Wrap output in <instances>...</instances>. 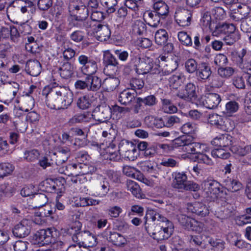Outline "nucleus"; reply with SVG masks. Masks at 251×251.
I'll return each instance as SVG.
<instances>
[{
    "label": "nucleus",
    "instance_id": "680f3d73",
    "mask_svg": "<svg viewBox=\"0 0 251 251\" xmlns=\"http://www.w3.org/2000/svg\"><path fill=\"white\" fill-rule=\"evenodd\" d=\"M112 114H115L117 116L119 115L120 116H122L127 113H129L130 111V109L128 107H121L117 104L112 105Z\"/></svg>",
    "mask_w": 251,
    "mask_h": 251
},
{
    "label": "nucleus",
    "instance_id": "69168bd1",
    "mask_svg": "<svg viewBox=\"0 0 251 251\" xmlns=\"http://www.w3.org/2000/svg\"><path fill=\"white\" fill-rule=\"evenodd\" d=\"M232 84L237 89H244L246 87L245 79L243 76L236 75L234 76Z\"/></svg>",
    "mask_w": 251,
    "mask_h": 251
},
{
    "label": "nucleus",
    "instance_id": "c756f323",
    "mask_svg": "<svg viewBox=\"0 0 251 251\" xmlns=\"http://www.w3.org/2000/svg\"><path fill=\"white\" fill-rule=\"evenodd\" d=\"M90 119V113H78L70 118L68 123L69 126H72L77 124L89 122Z\"/></svg>",
    "mask_w": 251,
    "mask_h": 251
},
{
    "label": "nucleus",
    "instance_id": "79ce46f5",
    "mask_svg": "<svg viewBox=\"0 0 251 251\" xmlns=\"http://www.w3.org/2000/svg\"><path fill=\"white\" fill-rule=\"evenodd\" d=\"M161 101L162 108L165 113L172 114L177 112V107L170 100L164 99L161 100Z\"/></svg>",
    "mask_w": 251,
    "mask_h": 251
},
{
    "label": "nucleus",
    "instance_id": "7ed1b4c3",
    "mask_svg": "<svg viewBox=\"0 0 251 251\" xmlns=\"http://www.w3.org/2000/svg\"><path fill=\"white\" fill-rule=\"evenodd\" d=\"M201 188L207 200L215 201L223 193V188L221 184L214 179H206L202 181Z\"/></svg>",
    "mask_w": 251,
    "mask_h": 251
},
{
    "label": "nucleus",
    "instance_id": "49530a36",
    "mask_svg": "<svg viewBox=\"0 0 251 251\" xmlns=\"http://www.w3.org/2000/svg\"><path fill=\"white\" fill-rule=\"evenodd\" d=\"M214 24L211 21V17L210 12L206 11L202 13L200 21L201 25L204 28H211L212 25Z\"/></svg>",
    "mask_w": 251,
    "mask_h": 251
},
{
    "label": "nucleus",
    "instance_id": "de8ad7c7",
    "mask_svg": "<svg viewBox=\"0 0 251 251\" xmlns=\"http://www.w3.org/2000/svg\"><path fill=\"white\" fill-rule=\"evenodd\" d=\"M235 69L231 67H220L218 68V74L222 78H229L235 73Z\"/></svg>",
    "mask_w": 251,
    "mask_h": 251
},
{
    "label": "nucleus",
    "instance_id": "f257e3e1",
    "mask_svg": "<svg viewBox=\"0 0 251 251\" xmlns=\"http://www.w3.org/2000/svg\"><path fill=\"white\" fill-rule=\"evenodd\" d=\"M73 101V94L65 87L59 86L54 88L46 95V104L51 109H66Z\"/></svg>",
    "mask_w": 251,
    "mask_h": 251
},
{
    "label": "nucleus",
    "instance_id": "f704fd0d",
    "mask_svg": "<svg viewBox=\"0 0 251 251\" xmlns=\"http://www.w3.org/2000/svg\"><path fill=\"white\" fill-rule=\"evenodd\" d=\"M185 78L184 75L179 73L173 75L169 79L170 86L174 89H177L183 83Z\"/></svg>",
    "mask_w": 251,
    "mask_h": 251
},
{
    "label": "nucleus",
    "instance_id": "dca6fc26",
    "mask_svg": "<svg viewBox=\"0 0 251 251\" xmlns=\"http://www.w3.org/2000/svg\"><path fill=\"white\" fill-rule=\"evenodd\" d=\"M152 8L155 13L162 18H166L169 13V7L163 0H153Z\"/></svg>",
    "mask_w": 251,
    "mask_h": 251
},
{
    "label": "nucleus",
    "instance_id": "3c124183",
    "mask_svg": "<svg viewBox=\"0 0 251 251\" xmlns=\"http://www.w3.org/2000/svg\"><path fill=\"white\" fill-rule=\"evenodd\" d=\"M91 104V100L87 95H83L78 98L77 101V106L81 109L88 108Z\"/></svg>",
    "mask_w": 251,
    "mask_h": 251
},
{
    "label": "nucleus",
    "instance_id": "864d4df0",
    "mask_svg": "<svg viewBox=\"0 0 251 251\" xmlns=\"http://www.w3.org/2000/svg\"><path fill=\"white\" fill-rule=\"evenodd\" d=\"M203 227V224L202 223L191 218L186 228L200 233L202 230Z\"/></svg>",
    "mask_w": 251,
    "mask_h": 251
},
{
    "label": "nucleus",
    "instance_id": "423d86ee",
    "mask_svg": "<svg viewBox=\"0 0 251 251\" xmlns=\"http://www.w3.org/2000/svg\"><path fill=\"white\" fill-rule=\"evenodd\" d=\"M119 151L123 158L130 160H134L138 155L136 145L126 140L120 142Z\"/></svg>",
    "mask_w": 251,
    "mask_h": 251
},
{
    "label": "nucleus",
    "instance_id": "a19ab883",
    "mask_svg": "<svg viewBox=\"0 0 251 251\" xmlns=\"http://www.w3.org/2000/svg\"><path fill=\"white\" fill-rule=\"evenodd\" d=\"M126 186L127 190L130 191L135 197L137 198L141 197V190L136 182L131 180H127Z\"/></svg>",
    "mask_w": 251,
    "mask_h": 251
},
{
    "label": "nucleus",
    "instance_id": "c85d7f7f",
    "mask_svg": "<svg viewBox=\"0 0 251 251\" xmlns=\"http://www.w3.org/2000/svg\"><path fill=\"white\" fill-rule=\"evenodd\" d=\"M145 122L148 126L152 127L153 126L156 128H162L166 126L165 117L155 118L152 116H147L145 118Z\"/></svg>",
    "mask_w": 251,
    "mask_h": 251
},
{
    "label": "nucleus",
    "instance_id": "2f4dec72",
    "mask_svg": "<svg viewBox=\"0 0 251 251\" xmlns=\"http://www.w3.org/2000/svg\"><path fill=\"white\" fill-rule=\"evenodd\" d=\"M156 221L166 223V226L163 227L164 233L172 235L174 230L173 224L157 211L156 212Z\"/></svg>",
    "mask_w": 251,
    "mask_h": 251
},
{
    "label": "nucleus",
    "instance_id": "58836bf2",
    "mask_svg": "<svg viewBox=\"0 0 251 251\" xmlns=\"http://www.w3.org/2000/svg\"><path fill=\"white\" fill-rule=\"evenodd\" d=\"M228 151V149L219 147L211 151V155L214 158L227 159L230 156V153Z\"/></svg>",
    "mask_w": 251,
    "mask_h": 251
},
{
    "label": "nucleus",
    "instance_id": "052dcab7",
    "mask_svg": "<svg viewBox=\"0 0 251 251\" xmlns=\"http://www.w3.org/2000/svg\"><path fill=\"white\" fill-rule=\"evenodd\" d=\"M81 224L80 222H74L71 226L67 229L66 233L70 235H77L81 233Z\"/></svg>",
    "mask_w": 251,
    "mask_h": 251
},
{
    "label": "nucleus",
    "instance_id": "e2e57ef3",
    "mask_svg": "<svg viewBox=\"0 0 251 251\" xmlns=\"http://www.w3.org/2000/svg\"><path fill=\"white\" fill-rule=\"evenodd\" d=\"M53 3V0H38L37 2V7L41 11H47L51 7Z\"/></svg>",
    "mask_w": 251,
    "mask_h": 251
},
{
    "label": "nucleus",
    "instance_id": "ea45409f",
    "mask_svg": "<svg viewBox=\"0 0 251 251\" xmlns=\"http://www.w3.org/2000/svg\"><path fill=\"white\" fill-rule=\"evenodd\" d=\"M120 80L117 77H109L104 79L103 84L108 92L115 90L119 85Z\"/></svg>",
    "mask_w": 251,
    "mask_h": 251
},
{
    "label": "nucleus",
    "instance_id": "6ab92c4d",
    "mask_svg": "<svg viewBox=\"0 0 251 251\" xmlns=\"http://www.w3.org/2000/svg\"><path fill=\"white\" fill-rule=\"evenodd\" d=\"M163 66L161 71L158 70L157 74H159L160 76L169 75L174 71H175L178 66V62L176 59H168L167 62L161 64Z\"/></svg>",
    "mask_w": 251,
    "mask_h": 251
},
{
    "label": "nucleus",
    "instance_id": "39448f33",
    "mask_svg": "<svg viewBox=\"0 0 251 251\" xmlns=\"http://www.w3.org/2000/svg\"><path fill=\"white\" fill-rule=\"evenodd\" d=\"M78 62L81 66V73L87 76L94 75L98 70L97 61L84 54H81L78 57Z\"/></svg>",
    "mask_w": 251,
    "mask_h": 251
},
{
    "label": "nucleus",
    "instance_id": "6e6552de",
    "mask_svg": "<svg viewBox=\"0 0 251 251\" xmlns=\"http://www.w3.org/2000/svg\"><path fill=\"white\" fill-rule=\"evenodd\" d=\"M112 116V109L108 105L101 104L96 107L91 113V118L100 123L105 122L110 119Z\"/></svg>",
    "mask_w": 251,
    "mask_h": 251
},
{
    "label": "nucleus",
    "instance_id": "f03ea898",
    "mask_svg": "<svg viewBox=\"0 0 251 251\" xmlns=\"http://www.w3.org/2000/svg\"><path fill=\"white\" fill-rule=\"evenodd\" d=\"M131 61L134 64L136 72L138 74L158 73L157 66L154 65L152 59L149 57L141 58L140 56H134L131 59Z\"/></svg>",
    "mask_w": 251,
    "mask_h": 251
},
{
    "label": "nucleus",
    "instance_id": "f8f14e48",
    "mask_svg": "<svg viewBox=\"0 0 251 251\" xmlns=\"http://www.w3.org/2000/svg\"><path fill=\"white\" fill-rule=\"evenodd\" d=\"M225 120L224 121L223 117L217 114H212L209 115L208 122L211 125L223 130H230L231 129L227 126V124L229 123V120L226 118Z\"/></svg>",
    "mask_w": 251,
    "mask_h": 251
},
{
    "label": "nucleus",
    "instance_id": "c9c22d12",
    "mask_svg": "<svg viewBox=\"0 0 251 251\" xmlns=\"http://www.w3.org/2000/svg\"><path fill=\"white\" fill-rule=\"evenodd\" d=\"M74 7L73 11L75 13L74 17H76V18H82L87 20V17L89 15L88 8L83 5H75Z\"/></svg>",
    "mask_w": 251,
    "mask_h": 251
},
{
    "label": "nucleus",
    "instance_id": "20e7f679",
    "mask_svg": "<svg viewBox=\"0 0 251 251\" xmlns=\"http://www.w3.org/2000/svg\"><path fill=\"white\" fill-rule=\"evenodd\" d=\"M193 135H183L173 140L174 148H181L182 150L190 154H195L194 140Z\"/></svg>",
    "mask_w": 251,
    "mask_h": 251
},
{
    "label": "nucleus",
    "instance_id": "b1692460",
    "mask_svg": "<svg viewBox=\"0 0 251 251\" xmlns=\"http://www.w3.org/2000/svg\"><path fill=\"white\" fill-rule=\"evenodd\" d=\"M144 18L148 24L152 27H156L159 25L161 16L155 13L154 11L148 10L143 15Z\"/></svg>",
    "mask_w": 251,
    "mask_h": 251
},
{
    "label": "nucleus",
    "instance_id": "e433bc0d",
    "mask_svg": "<svg viewBox=\"0 0 251 251\" xmlns=\"http://www.w3.org/2000/svg\"><path fill=\"white\" fill-rule=\"evenodd\" d=\"M154 38L155 42L158 45H164L168 39V33L165 29L158 30L155 32Z\"/></svg>",
    "mask_w": 251,
    "mask_h": 251
},
{
    "label": "nucleus",
    "instance_id": "0e129e2a",
    "mask_svg": "<svg viewBox=\"0 0 251 251\" xmlns=\"http://www.w3.org/2000/svg\"><path fill=\"white\" fill-rule=\"evenodd\" d=\"M130 86L131 88V90H134L135 92H137V90H140L143 88L144 86V82L142 79L134 78L130 80Z\"/></svg>",
    "mask_w": 251,
    "mask_h": 251
},
{
    "label": "nucleus",
    "instance_id": "a878e982",
    "mask_svg": "<svg viewBox=\"0 0 251 251\" xmlns=\"http://www.w3.org/2000/svg\"><path fill=\"white\" fill-rule=\"evenodd\" d=\"M105 61L107 64L104 68V73L107 75H113L115 74V69L110 71L111 68L115 67L119 64L118 60L114 56L109 53L106 55Z\"/></svg>",
    "mask_w": 251,
    "mask_h": 251
},
{
    "label": "nucleus",
    "instance_id": "774afa93",
    "mask_svg": "<svg viewBox=\"0 0 251 251\" xmlns=\"http://www.w3.org/2000/svg\"><path fill=\"white\" fill-rule=\"evenodd\" d=\"M240 39V34L239 32H233L227 35L224 38L226 43L228 45H231Z\"/></svg>",
    "mask_w": 251,
    "mask_h": 251
},
{
    "label": "nucleus",
    "instance_id": "7c9ffc66",
    "mask_svg": "<svg viewBox=\"0 0 251 251\" xmlns=\"http://www.w3.org/2000/svg\"><path fill=\"white\" fill-rule=\"evenodd\" d=\"M87 80L88 90L97 91L99 90L101 86V80L97 76L91 75L86 76Z\"/></svg>",
    "mask_w": 251,
    "mask_h": 251
},
{
    "label": "nucleus",
    "instance_id": "f3484780",
    "mask_svg": "<svg viewBox=\"0 0 251 251\" xmlns=\"http://www.w3.org/2000/svg\"><path fill=\"white\" fill-rule=\"evenodd\" d=\"M68 167L70 169L78 170V173L83 176L86 174H92L97 170L95 167L90 164H87L86 163H74L70 164Z\"/></svg>",
    "mask_w": 251,
    "mask_h": 251
},
{
    "label": "nucleus",
    "instance_id": "2eb2a0df",
    "mask_svg": "<svg viewBox=\"0 0 251 251\" xmlns=\"http://www.w3.org/2000/svg\"><path fill=\"white\" fill-rule=\"evenodd\" d=\"M141 169L151 176L156 178L159 174V169L157 165L151 161L142 162L139 164Z\"/></svg>",
    "mask_w": 251,
    "mask_h": 251
},
{
    "label": "nucleus",
    "instance_id": "cd10ccee",
    "mask_svg": "<svg viewBox=\"0 0 251 251\" xmlns=\"http://www.w3.org/2000/svg\"><path fill=\"white\" fill-rule=\"evenodd\" d=\"M26 71L31 76H37L41 72V65L37 60H30L26 63Z\"/></svg>",
    "mask_w": 251,
    "mask_h": 251
},
{
    "label": "nucleus",
    "instance_id": "9d476101",
    "mask_svg": "<svg viewBox=\"0 0 251 251\" xmlns=\"http://www.w3.org/2000/svg\"><path fill=\"white\" fill-rule=\"evenodd\" d=\"M221 101V96L217 93H208L201 97V102L202 105L208 109L217 107Z\"/></svg>",
    "mask_w": 251,
    "mask_h": 251
},
{
    "label": "nucleus",
    "instance_id": "37998d69",
    "mask_svg": "<svg viewBox=\"0 0 251 251\" xmlns=\"http://www.w3.org/2000/svg\"><path fill=\"white\" fill-rule=\"evenodd\" d=\"M132 27V33L135 35H141L146 32V25L141 20L135 21L133 23Z\"/></svg>",
    "mask_w": 251,
    "mask_h": 251
},
{
    "label": "nucleus",
    "instance_id": "c03bdc74",
    "mask_svg": "<svg viewBox=\"0 0 251 251\" xmlns=\"http://www.w3.org/2000/svg\"><path fill=\"white\" fill-rule=\"evenodd\" d=\"M100 4L108 14L113 13L117 4V0H100Z\"/></svg>",
    "mask_w": 251,
    "mask_h": 251
},
{
    "label": "nucleus",
    "instance_id": "4d7b16f0",
    "mask_svg": "<svg viewBox=\"0 0 251 251\" xmlns=\"http://www.w3.org/2000/svg\"><path fill=\"white\" fill-rule=\"evenodd\" d=\"M34 201L37 204L36 207H41L44 206L48 202L47 196L42 193H35L34 195Z\"/></svg>",
    "mask_w": 251,
    "mask_h": 251
},
{
    "label": "nucleus",
    "instance_id": "72a5a7b5",
    "mask_svg": "<svg viewBox=\"0 0 251 251\" xmlns=\"http://www.w3.org/2000/svg\"><path fill=\"white\" fill-rule=\"evenodd\" d=\"M226 189L232 192H237L243 187L242 183L238 180L227 178L224 180Z\"/></svg>",
    "mask_w": 251,
    "mask_h": 251
},
{
    "label": "nucleus",
    "instance_id": "9b49d317",
    "mask_svg": "<svg viewBox=\"0 0 251 251\" xmlns=\"http://www.w3.org/2000/svg\"><path fill=\"white\" fill-rule=\"evenodd\" d=\"M196 89L195 84L190 82L185 85L184 89L179 90L176 95L180 99L190 100L196 96Z\"/></svg>",
    "mask_w": 251,
    "mask_h": 251
},
{
    "label": "nucleus",
    "instance_id": "bf43d9fd",
    "mask_svg": "<svg viewBox=\"0 0 251 251\" xmlns=\"http://www.w3.org/2000/svg\"><path fill=\"white\" fill-rule=\"evenodd\" d=\"M72 23L74 26L80 28H87L90 27V25L87 20L82 18H76V17L74 16L72 20Z\"/></svg>",
    "mask_w": 251,
    "mask_h": 251
},
{
    "label": "nucleus",
    "instance_id": "4468645a",
    "mask_svg": "<svg viewBox=\"0 0 251 251\" xmlns=\"http://www.w3.org/2000/svg\"><path fill=\"white\" fill-rule=\"evenodd\" d=\"M211 143L218 147L229 149L232 143V137L228 134H221L214 138Z\"/></svg>",
    "mask_w": 251,
    "mask_h": 251
},
{
    "label": "nucleus",
    "instance_id": "4be33fe9",
    "mask_svg": "<svg viewBox=\"0 0 251 251\" xmlns=\"http://www.w3.org/2000/svg\"><path fill=\"white\" fill-rule=\"evenodd\" d=\"M237 12L232 14L231 17L236 21L247 19L250 12L249 6L246 4H239L237 6Z\"/></svg>",
    "mask_w": 251,
    "mask_h": 251
},
{
    "label": "nucleus",
    "instance_id": "ddd939ff",
    "mask_svg": "<svg viewBox=\"0 0 251 251\" xmlns=\"http://www.w3.org/2000/svg\"><path fill=\"white\" fill-rule=\"evenodd\" d=\"M187 209L188 211L202 217L208 215L209 213L208 208L204 204L198 201L188 203Z\"/></svg>",
    "mask_w": 251,
    "mask_h": 251
},
{
    "label": "nucleus",
    "instance_id": "603ef678",
    "mask_svg": "<svg viewBox=\"0 0 251 251\" xmlns=\"http://www.w3.org/2000/svg\"><path fill=\"white\" fill-rule=\"evenodd\" d=\"M156 211L152 209L148 210L147 212L146 215L145 217V219L146 220L145 222V227L147 232L148 234L152 235L155 234V233L153 232H151L149 228V226H147V220L148 219H151L152 222H154L156 221Z\"/></svg>",
    "mask_w": 251,
    "mask_h": 251
},
{
    "label": "nucleus",
    "instance_id": "5fc2aeb1",
    "mask_svg": "<svg viewBox=\"0 0 251 251\" xmlns=\"http://www.w3.org/2000/svg\"><path fill=\"white\" fill-rule=\"evenodd\" d=\"M177 37L179 41L186 46H192L193 43L191 37L186 32L180 31L178 33Z\"/></svg>",
    "mask_w": 251,
    "mask_h": 251
},
{
    "label": "nucleus",
    "instance_id": "bb28decb",
    "mask_svg": "<svg viewBox=\"0 0 251 251\" xmlns=\"http://www.w3.org/2000/svg\"><path fill=\"white\" fill-rule=\"evenodd\" d=\"M110 186L106 177L100 178L96 184V188L98 191V195L100 197L105 196L110 190Z\"/></svg>",
    "mask_w": 251,
    "mask_h": 251
},
{
    "label": "nucleus",
    "instance_id": "8fccbe9b",
    "mask_svg": "<svg viewBox=\"0 0 251 251\" xmlns=\"http://www.w3.org/2000/svg\"><path fill=\"white\" fill-rule=\"evenodd\" d=\"M236 222L239 226L251 223V207L246 208V214L238 217Z\"/></svg>",
    "mask_w": 251,
    "mask_h": 251
},
{
    "label": "nucleus",
    "instance_id": "13d9d810",
    "mask_svg": "<svg viewBox=\"0 0 251 251\" xmlns=\"http://www.w3.org/2000/svg\"><path fill=\"white\" fill-rule=\"evenodd\" d=\"M108 242L117 246L125 245L127 240L124 236H106Z\"/></svg>",
    "mask_w": 251,
    "mask_h": 251
},
{
    "label": "nucleus",
    "instance_id": "412c9836",
    "mask_svg": "<svg viewBox=\"0 0 251 251\" xmlns=\"http://www.w3.org/2000/svg\"><path fill=\"white\" fill-rule=\"evenodd\" d=\"M138 92L127 89L121 92L118 97V101L124 105L129 104L136 97Z\"/></svg>",
    "mask_w": 251,
    "mask_h": 251
},
{
    "label": "nucleus",
    "instance_id": "473e14b6",
    "mask_svg": "<svg viewBox=\"0 0 251 251\" xmlns=\"http://www.w3.org/2000/svg\"><path fill=\"white\" fill-rule=\"evenodd\" d=\"M55 153L57 156L58 163L60 165L68 159L71 154V151L67 147H62L59 148Z\"/></svg>",
    "mask_w": 251,
    "mask_h": 251
},
{
    "label": "nucleus",
    "instance_id": "393cba45",
    "mask_svg": "<svg viewBox=\"0 0 251 251\" xmlns=\"http://www.w3.org/2000/svg\"><path fill=\"white\" fill-rule=\"evenodd\" d=\"M74 68L71 63L68 61H60L59 68V73L60 76L64 78L68 79L73 75Z\"/></svg>",
    "mask_w": 251,
    "mask_h": 251
},
{
    "label": "nucleus",
    "instance_id": "4c0bfd02",
    "mask_svg": "<svg viewBox=\"0 0 251 251\" xmlns=\"http://www.w3.org/2000/svg\"><path fill=\"white\" fill-rule=\"evenodd\" d=\"M12 232L14 235H28L30 233V229L28 226L24 225L22 221L14 226Z\"/></svg>",
    "mask_w": 251,
    "mask_h": 251
},
{
    "label": "nucleus",
    "instance_id": "338daca9",
    "mask_svg": "<svg viewBox=\"0 0 251 251\" xmlns=\"http://www.w3.org/2000/svg\"><path fill=\"white\" fill-rule=\"evenodd\" d=\"M239 108V103L235 101H228L226 104V111L227 114H230L237 112Z\"/></svg>",
    "mask_w": 251,
    "mask_h": 251
},
{
    "label": "nucleus",
    "instance_id": "6e6d98bb",
    "mask_svg": "<svg viewBox=\"0 0 251 251\" xmlns=\"http://www.w3.org/2000/svg\"><path fill=\"white\" fill-rule=\"evenodd\" d=\"M112 149V147H108L106 152V154H104V158L106 159H109L110 161H118L120 160L121 156H122L120 152L116 151H111Z\"/></svg>",
    "mask_w": 251,
    "mask_h": 251
},
{
    "label": "nucleus",
    "instance_id": "a211bd4d",
    "mask_svg": "<svg viewBox=\"0 0 251 251\" xmlns=\"http://www.w3.org/2000/svg\"><path fill=\"white\" fill-rule=\"evenodd\" d=\"M173 187L182 190L187 181L186 175L183 172H175L173 174Z\"/></svg>",
    "mask_w": 251,
    "mask_h": 251
},
{
    "label": "nucleus",
    "instance_id": "a18cd8bd",
    "mask_svg": "<svg viewBox=\"0 0 251 251\" xmlns=\"http://www.w3.org/2000/svg\"><path fill=\"white\" fill-rule=\"evenodd\" d=\"M14 170V166L9 163L0 164V178L10 175Z\"/></svg>",
    "mask_w": 251,
    "mask_h": 251
},
{
    "label": "nucleus",
    "instance_id": "0eeeda50",
    "mask_svg": "<svg viewBox=\"0 0 251 251\" xmlns=\"http://www.w3.org/2000/svg\"><path fill=\"white\" fill-rule=\"evenodd\" d=\"M195 154H197L196 158L200 163L212 165L213 161L207 154L210 151V148L206 144H200L194 142Z\"/></svg>",
    "mask_w": 251,
    "mask_h": 251
},
{
    "label": "nucleus",
    "instance_id": "1a4fd4ad",
    "mask_svg": "<svg viewBox=\"0 0 251 251\" xmlns=\"http://www.w3.org/2000/svg\"><path fill=\"white\" fill-rule=\"evenodd\" d=\"M175 18L179 25L183 27L187 26L191 24L192 14L190 11L185 9H177Z\"/></svg>",
    "mask_w": 251,
    "mask_h": 251
},
{
    "label": "nucleus",
    "instance_id": "09e8293b",
    "mask_svg": "<svg viewBox=\"0 0 251 251\" xmlns=\"http://www.w3.org/2000/svg\"><path fill=\"white\" fill-rule=\"evenodd\" d=\"M180 131L185 134H191L193 135L197 131V127L194 123L187 122L183 124L180 127Z\"/></svg>",
    "mask_w": 251,
    "mask_h": 251
},
{
    "label": "nucleus",
    "instance_id": "5701e85b",
    "mask_svg": "<svg viewBox=\"0 0 251 251\" xmlns=\"http://www.w3.org/2000/svg\"><path fill=\"white\" fill-rule=\"evenodd\" d=\"M111 31L107 25H99L96 30V37L100 42L107 41L110 38Z\"/></svg>",
    "mask_w": 251,
    "mask_h": 251
},
{
    "label": "nucleus",
    "instance_id": "aec40b11",
    "mask_svg": "<svg viewBox=\"0 0 251 251\" xmlns=\"http://www.w3.org/2000/svg\"><path fill=\"white\" fill-rule=\"evenodd\" d=\"M212 71L210 66L204 62L200 64L196 73L197 76L199 80H208L211 75Z\"/></svg>",
    "mask_w": 251,
    "mask_h": 251
}]
</instances>
